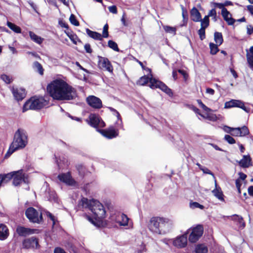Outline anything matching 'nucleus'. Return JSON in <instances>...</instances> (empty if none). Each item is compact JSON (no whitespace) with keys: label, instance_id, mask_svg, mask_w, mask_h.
I'll return each mask as SVG.
<instances>
[{"label":"nucleus","instance_id":"a18cd8bd","mask_svg":"<svg viewBox=\"0 0 253 253\" xmlns=\"http://www.w3.org/2000/svg\"><path fill=\"white\" fill-rule=\"evenodd\" d=\"M69 20L70 23L75 26H79L80 25L79 21L77 19L76 16L73 14H71Z\"/></svg>","mask_w":253,"mask_h":253},{"label":"nucleus","instance_id":"39448f33","mask_svg":"<svg viewBox=\"0 0 253 253\" xmlns=\"http://www.w3.org/2000/svg\"><path fill=\"white\" fill-rule=\"evenodd\" d=\"M151 77L144 75L140 77L136 82V84L139 85H145L148 83H150L149 86L151 89L159 88L169 96L173 95V92L170 88H169L163 82L153 78L152 74L150 75Z\"/></svg>","mask_w":253,"mask_h":253},{"label":"nucleus","instance_id":"58836bf2","mask_svg":"<svg viewBox=\"0 0 253 253\" xmlns=\"http://www.w3.org/2000/svg\"><path fill=\"white\" fill-rule=\"evenodd\" d=\"M247 52L246 57L249 67L252 70H253V55H250L248 50H247Z\"/></svg>","mask_w":253,"mask_h":253},{"label":"nucleus","instance_id":"3c124183","mask_svg":"<svg viewBox=\"0 0 253 253\" xmlns=\"http://www.w3.org/2000/svg\"><path fill=\"white\" fill-rule=\"evenodd\" d=\"M212 4L215 7H218V8L221 9V13H222L223 11H225L227 10V9L224 7L223 3L212 2Z\"/></svg>","mask_w":253,"mask_h":253},{"label":"nucleus","instance_id":"ddd939ff","mask_svg":"<svg viewBox=\"0 0 253 253\" xmlns=\"http://www.w3.org/2000/svg\"><path fill=\"white\" fill-rule=\"evenodd\" d=\"M233 107L241 108L247 113L250 112V108L246 107L244 102L240 100L231 99L229 101L226 102L224 104L225 108H231Z\"/></svg>","mask_w":253,"mask_h":253},{"label":"nucleus","instance_id":"f3484780","mask_svg":"<svg viewBox=\"0 0 253 253\" xmlns=\"http://www.w3.org/2000/svg\"><path fill=\"white\" fill-rule=\"evenodd\" d=\"M12 93L17 101L22 100L26 96V91L23 88L12 87L11 88Z\"/></svg>","mask_w":253,"mask_h":253},{"label":"nucleus","instance_id":"aec40b11","mask_svg":"<svg viewBox=\"0 0 253 253\" xmlns=\"http://www.w3.org/2000/svg\"><path fill=\"white\" fill-rule=\"evenodd\" d=\"M16 232L20 236H26L36 233L38 229L26 228L22 226H18L16 228Z\"/></svg>","mask_w":253,"mask_h":253},{"label":"nucleus","instance_id":"4468645a","mask_svg":"<svg viewBox=\"0 0 253 253\" xmlns=\"http://www.w3.org/2000/svg\"><path fill=\"white\" fill-rule=\"evenodd\" d=\"M98 66L102 70L113 73V67L107 58L98 56Z\"/></svg>","mask_w":253,"mask_h":253},{"label":"nucleus","instance_id":"393cba45","mask_svg":"<svg viewBox=\"0 0 253 253\" xmlns=\"http://www.w3.org/2000/svg\"><path fill=\"white\" fill-rule=\"evenodd\" d=\"M191 20L194 22H199L201 20V14L197 8L193 7L190 11Z\"/></svg>","mask_w":253,"mask_h":253},{"label":"nucleus","instance_id":"774afa93","mask_svg":"<svg viewBox=\"0 0 253 253\" xmlns=\"http://www.w3.org/2000/svg\"><path fill=\"white\" fill-rule=\"evenodd\" d=\"M232 129H233V127H231L226 126H225L224 127V130L228 133H231Z\"/></svg>","mask_w":253,"mask_h":253},{"label":"nucleus","instance_id":"9d476101","mask_svg":"<svg viewBox=\"0 0 253 253\" xmlns=\"http://www.w3.org/2000/svg\"><path fill=\"white\" fill-rule=\"evenodd\" d=\"M88 121L86 120L88 124L97 130L99 129L98 127H104L105 126V122L97 114H90L88 116Z\"/></svg>","mask_w":253,"mask_h":253},{"label":"nucleus","instance_id":"bb28decb","mask_svg":"<svg viewBox=\"0 0 253 253\" xmlns=\"http://www.w3.org/2000/svg\"><path fill=\"white\" fill-rule=\"evenodd\" d=\"M86 32L89 37L91 38L94 40L99 41L102 40V36L100 33L97 32L92 31L90 29L87 28L86 29Z\"/></svg>","mask_w":253,"mask_h":253},{"label":"nucleus","instance_id":"7ed1b4c3","mask_svg":"<svg viewBox=\"0 0 253 253\" xmlns=\"http://www.w3.org/2000/svg\"><path fill=\"white\" fill-rule=\"evenodd\" d=\"M28 144V134L23 128H18L15 132L12 143L5 154L4 158H8L15 151L24 148Z\"/></svg>","mask_w":253,"mask_h":253},{"label":"nucleus","instance_id":"49530a36","mask_svg":"<svg viewBox=\"0 0 253 253\" xmlns=\"http://www.w3.org/2000/svg\"><path fill=\"white\" fill-rule=\"evenodd\" d=\"M207 28L204 27H201V28L198 30V33L199 35V37L201 40H203L206 38V32L205 30Z\"/></svg>","mask_w":253,"mask_h":253},{"label":"nucleus","instance_id":"37998d69","mask_svg":"<svg viewBox=\"0 0 253 253\" xmlns=\"http://www.w3.org/2000/svg\"><path fill=\"white\" fill-rule=\"evenodd\" d=\"M181 8L182 10V16L183 18V21H185L186 23L187 22L188 20V14L187 9L182 5H181Z\"/></svg>","mask_w":253,"mask_h":253},{"label":"nucleus","instance_id":"0e129e2a","mask_svg":"<svg viewBox=\"0 0 253 253\" xmlns=\"http://www.w3.org/2000/svg\"><path fill=\"white\" fill-rule=\"evenodd\" d=\"M201 170L205 173L213 175V173L207 168H203L202 169H201Z\"/></svg>","mask_w":253,"mask_h":253},{"label":"nucleus","instance_id":"c85d7f7f","mask_svg":"<svg viewBox=\"0 0 253 253\" xmlns=\"http://www.w3.org/2000/svg\"><path fill=\"white\" fill-rule=\"evenodd\" d=\"M195 252L196 253H208V249L204 244H199L195 246Z\"/></svg>","mask_w":253,"mask_h":253},{"label":"nucleus","instance_id":"473e14b6","mask_svg":"<svg viewBox=\"0 0 253 253\" xmlns=\"http://www.w3.org/2000/svg\"><path fill=\"white\" fill-rule=\"evenodd\" d=\"M7 26L13 32L19 34L21 33V29L20 27L17 26L14 23L9 21L7 22Z\"/></svg>","mask_w":253,"mask_h":253},{"label":"nucleus","instance_id":"4be33fe9","mask_svg":"<svg viewBox=\"0 0 253 253\" xmlns=\"http://www.w3.org/2000/svg\"><path fill=\"white\" fill-rule=\"evenodd\" d=\"M9 235V231L6 225L0 223V240H6Z\"/></svg>","mask_w":253,"mask_h":253},{"label":"nucleus","instance_id":"2f4dec72","mask_svg":"<svg viewBox=\"0 0 253 253\" xmlns=\"http://www.w3.org/2000/svg\"><path fill=\"white\" fill-rule=\"evenodd\" d=\"M93 201L95 200H88L87 198L83 197L81 199L80 205L83 207L88 208L89 210H90V208L92 206V202Z\"/></svg>","mask_w":253,"mask_h":253},{"label":"nucleus","instance_id":"680f3d73","mask_svg":"<svg viewBox=\"0 0 253 253\" xmlns=\"http://www.w3.org/2000/svg\"><path fill=\"white\" fill-rule=\"evenodd\" d=\"M191 109L197 114H198L200 116H201V115H203V114H201V112H200V110L198 108H197L196 107H195V106H193L192 105L191 107Z\"/></svg>","mask_w":253,"mask_h":253},{"label":"nucleus","instance_id":"9b49d317","mask_svg":"<svg viewBox=\"0 0 253 253\" xmlns=\"http://www.w3.org/2000/svg\"><path fill=\"white\" fill-rule=\"evenodd\" d=\"M97 131L103 136L110 139L117 137L119 134V129L114 126H110L106 129H98Z\"/></svg>","mask_w":253,"mask_h":253},{"label":"nucleus","instance_id":"b1692460","mask_svg":"<svg viewBox=\"0 0 253 253\" xmlns=\"http://www.w3.org/2000/svg\"><path fill=\"white\" fill-rule=\"evenodd\" d=\"M223 19L227 22L228 25H233L235 22L236 20L233 18L231 16V14L227 10L223 11L222 13H221Z\"/></svg>","mask_w":253,"mask_h":253},{"label":"nucleus","instance_id":"c756f323","mask_svg":"<svg viewBox=\"0 0 253 253\" xmlns=\"http://www.w3.org/2000/svg\"><path fill=\"white\" fill-rule=\"evenodd\" d=\"M29 36L32 41L38 44H41L43 42V39L41 37L37 35L33 32L30 31Z\"/></svg>","mask_w":253,"mask_h":253},{"label":"nucleus","instance_id":"69168bd1","mask_svg":"<svg viewBox=\"0 0 253 253\" xmlns=\"http://www.w3.org/2000/svg\"><path fill=\"white\" fill-rule=\"evenodd\" d=\"M54 253H66L65 251L61 248H56L54 249Z\"/></svg>","mask_w":253,"mask_h":253},{"label":"nucleus","instance_id":"5701e85b","mask_svg":"<svg viewBox=\"0 0 253 253\" xmlns=\"http://www.w3.org/2000/svg\"><path fill=\"white\" fill-rule=\"evenodd\" d=\"M215 188L212 190L213 195L220 201L224 202V195L221 188L217 185L216 181H215Z\"/></svg>","mask_w":253,"mask_h":253},{"label":"nucleus","instance_id":"423d86ee","mask_svg":"<svg viewBox=\"0 0 253 253\" xmlns=\"http://www.w3.org/2000/svg\"><path fill=\"white\" fill-rule=\"evenodd\" d=\"M49 100L45 97L40 95H34L31 97L24 104L22 111L25 112L29 110H40L48 105Z\"/></svg>","mask_w":253,"mask_h":253},{"label":"nucleus","instance_id":"412c9836","mask_svg":"<svg viewBox=\"0 0 253 253\" xmlns=\"http://www.w3.org/2000/svg\"><path fill=\"white\" fill-rule=\"evenodd\" d=\"M240 166L243 168H247L252 166V158L249 155H244L243 158L239 162Z\"/></svg>","mask_w":253,"mask_h":253},{"label":"nucleus","instance_id":"ea45409f","mask_svg":"<svg viewBox=\"0 0 253 253\" xmlns=\"http://www.w3.org/2000/svg\"><path fill=\"white\" fill-rule=\"evenodd\" d=\"M65 33L74 44H77V41H78L80 42H81V40L78 38L77 35L71 34L66 32H65Z\"/></svg>","mask_w":253,"mask_h":253},{"label":"nucleus","instance_id":"864d4df0","mask_svg":"<svg viewBox=\"0 0 253 253\" xmlns=\"http://www.w3.org/2000/svg\"><path fill=\"white\" fill-rule=\"evenodd\" d=\"M146 252V248L145 244L142 243L139 248H138L134 252V253H144Z\"/></svg>","mask_w":253,"mask_h":253},{"label":"nucleus","instance_id":"4c0bfd02","mask_svg":"<svg viewBox=\"0 0 253 253\" xmlns=\"http://www.w3.org/2000/svg\"><path fill=\"white\" fill-rule=\"evenodd\" d=\"M121 220L119 221V224L122 226L127 225L128 223L129 218L124 213H122L121 215Z\"/></svg>","mask_w":253,"mask_h":253},{"label":"nucleus","instance_id":"a211bd4d","mask_svg":"<svg viewBox=\"0 0 253 253\" xmlns=\"http://www.w3.org/2000/svg\"><path fill=\"white\" fill-rule=\"evenodd\" d=\"M86 102L90 107L95 109H100L102 107V103L101 99L93 95L87 97Z\"/></svg>","mask_w":253,"mask_h":253},{"label":"nucleus","instance_id":"5fc2aeb1","mask_svg":"<svg viewBox=\"0 0 253 253\" xmlns=\"http://www.w3.org/2000/svg\"><path fill=\"white\" fill-rule=\"evenodd\" d=\"M177 72L183 76L184 79L186 81L189 77V75L185 70L183 69H178Z\"/></svg>","mask_w":253,"mask_h":253},{"label":"nucleus","instance_id":"e2e57ef3","mask_svg":"<svg viewBox=\"0 0 253 253\" xmlns=\"http://www.w3.org/2000/svg\"><path fill=\"white\" fill-rule=\"evenodd\" d=\"M247 34L251 35L253 34V26L252 25L247 26Z\"/></svg>","mask_w":253,"mask_h":253},{"label":"nucleus","instance_id":"de8ad7c7","mask_svg":"<svg viewBox=\"0 0 253 253\" xmlns=\"http://www.w3.org/2000/svg\"><path fill=\"white\" fill-rule=\"evenodd\" d=\"M108 29H109V26L107 23H106L103 27V32L102 35L101 36H102V38H107L109 37V33H108Z\"/></svg>","mask_w":253,"mask_h":253},{"label":"nucleus","instance_id":"79ce46f5","mask_svg":"<svg viewBox=\"0 0 253 253\" xmlns=\"http://www.w3.org/2000/svg\"><path fill=\"white\" fill-rule=\"evenodd\" d=\"M201 21V26L204 27L205 28H207L210 24V20L209 17L206 15L204 17V18L200 21Z\"/></svg>","mask_w":253,"mask_h":253},{"label":"nucleus","instance_id":"338daca9","mask_svg":"<svg viewBox=\"0 0 253 253\" xmlns=\"http://www.w3.org/2000/svg\"><path fill=\"white\" fill-rule=\"evenodd\" d=\"M240 180H244L247 178V175L242 172L239 173Z\"/></svg>","mask_w":253,"mask_h":253},{"label":"nucleus","instance_id":"dca6fc26","mask_svg":"<svg viewBox=\"0 0 253 253\" xmlns=\"http://www.w3.org/2000/svg\"><path fill=\"white\" fill-rule=\"evenodd\" d=\"M57 178L61 182L65 183L67 185L74 186L76 184V181L72 178L70 172L59 174Z\"/></svg>","mask_w":253,"mask_h":253},{"label":"nucleus","instance_id":"bf43d9fd","mask_svg":"<svg viewBox=\"0 0 253 253\" xmlns=\"http://www.w3.org/2000/svg\"><path fill=\"white\" fill-rule=\"evenodd\" d=\"M84 48L85 51L88 53H91L92 52V49L91 48L90 45L89 43H85L84 45Z\"/></svg>","mask_w":253,"mask_h":253},{"label":"nucleus","instance_id":"052dcab7","mask_svg":"<svg viewBox=\"0 0 253 253\" xmlns=\"http://www.w3.org/2000/svg\"><path fill=\"white\" fill-rule=\"evenodd\" d=\"M59 24L61 27L65 28L67 29H69V25L67 23L62 20L59 21Z\"/></svg>","mask_w":253,"mask_h":253},{"label":"nucleus","instance_id":"6ab92c4d","mask_svg":"<svg viewBox=\"0 0 253 253\" xmlns=\"http://www.w3.org/2000/svg\"><path fill=\"white\" fill-rule=\"evenodd\" d=\"M250 133L248 127L244 126L242 127H233L231 135L234 136L243 137L248 135Z\"/></svg>","mask_w":253,"mask_h":253},{"label":"nucleus","instance_id":"cd10ccee","mask_svg":"<svg viewBox=\"0 0 253 253\" xmlns=\"http://www.w3.org/2000/svg\"><path fill=\"white\" fill-rule=\"evenodd\" d=\"M13 177V171L6 174H0V182L7 183L9 182Z\"/></svg>","mask_w":253,"mask_h":253},{"label":"nucleus","instance_id":"c9c22d12","mask_svg":"<svg viewBox=\"0 0 253 253\" xmlns=\"http://www.w3.org/2000/svg\"><path fill=\"white\" fill-rule=\"evenodd\" d=\"M201 117L210 121L216 122L217 120L216 115L213 113H207L206 115H201Z\"/></svg>","mask_w":253,"mask_h":253},{"label":"nucleus","instance_id":"f03ea898","mask_svg":"<svg viewBox=\"0 0 253 253\" xmlns=\"http://www.w3.org/2000/svg\"><path fill=\"white\" fill-rule=\"evenodd\" d=\"M172 225V221L169 218L153 216L148 223V228L154 234L162 235L169 232Z\"/></svg>","mask_w":253,"mask_h":253},{"label":"nucleus","instance_id":"a878e982","mask_svg":"<svg viewBox=\"0 0 253 253\" xmlns=\"http://www.w3.org/2000/svg\"><path fill=\"white\" fill-rule=\"evenodd\" d=\"M232 220L236 222V224L240 228H243L245 227L246 223L244 221L243 218L239 215L234 214L231 216Z\"/></svg>","mask_w":253,"mask_h":253},{"label":"nucleus","instance_id":"e433bc0d","mask_svg":"<svg viewBox=\"0 0 253 253\" xmlns=\"http://www.w3.org/2000/svg\"><path fill=\"white\" fill-rule=\"evenodd\" d=\"M163 29L167 33H170L173 36L176 34V27H171L170 26L165 25L163 26Z\"/></svg>","mask_w":253,"mask_h":253},{"label":"nucleus","instance_id":"13d9d810","mask_svg":"<svg viewBox=\"0 0 253 253\" xmlns=\"http://www.w3.org/2000/svg\"><path fill=\"white\" fill-rule=\"evenodd\" d=\"M208 17H213L214 19L216 17V11L215 8L211 9L209 12Z\"/></svg>","mask_w":253,"mask_h":253},{"label":"nucleus","instance_id":"7c9ffc66","mask_svg":"<svg viewBox=\"0 0 253 253\" xmlns=\"http://www.w3.org/2000/svg\"><path fill=\"white\" fill-rule=\"evenodd\" d=\"M214 40L216 44L220 45L223 42V39L222 33L220 32H215L214 34Z\"/></svg>","mask_w":253,"mask_h":253},{"label":"nucleus","instance_id":"20e7f679","mask_svg":"<svg viewBox=\"0 0 253 253\" xmlns=\"http://www.w3.org/2000/svg\"><path fill=\"white\" fill-rule=\"evenodd\" d=\"M93 213V217L85 214L86 218L96 227H100L102 219L106 216V211L103 205L98 201H93L90 210Z\"/></svg>","mask_w":253,"mask_h":253},{"label":"nucleus","instance_id":"f704fd0d","mask_svg":"<svg viewBox=\"0 0 253 253\" xmlns=\"http://www.w3.org/2000/svg\"><path fill=\"white\" fill-rule=\"evenodd\" d=\"M218 44H214L212 42H210L209 44L210 53L211 55L216 54L219 50L218 47Z\"/></svg>","mask_w":253,"mask_h":253},{"label":"nucleus","instance_id":"6e6552de","mask_svg":"<svg viewBox=\"0 0 253 253\" xmlns=\"http://www.w3.org/2000/svg\"><path fill=\"white\" fill-rule=\"evenodd\" d=\"M25 215L31 222L41 223L43 221L42 213L40 214L33 207H29L25 211Z\"/></svg>","mask_w":253,"mask_h":253},{"label":"nucleus","instance_id":"f257e3e1","mask_svg":"<svg viewBox=\"0 0 253 253\" xmlns=\"http://www.w3.org/2000/svg\"><path fill=\"white\" fill-rule=\"evenodd\" d=\"M46 90L51 97L58 101L73 100L77 96L76 89L61 79L51 81L47 84Z\"/></svg>","mask_w":253,"mask_h":253},{"label":"nucleus","instance_id":"72a5a7b5","mask_svg":"<svg viewBox=\"0 0 253 253\" xmlns=\"http://www.w3.org/2000/svg\"><path fill=\"white\" fill-rule=\"evenodd\" d=\"M33 68L36 70L41 75H43L44 69L42 64L38 61H35L33 63Z\"/></svg>","mask_w":253,"mask_h":253},{"label":"nucleus","instance_id":"1a4fd4ad","mask_svg":"<svg viewBox=\"0 0 253 253\" xmlns=\"http://www.w3.org/2000/svg\"><path fill=\"white\" fill-rule=\"evenodd\" d=\"M13 184L17 186L22 182L28 184L29 183L28 175L25 173L23 169L13 171Z\"/></svg>","mask_w":253,"mask_h":253},{"label":"nucleus","instance_id":"4d7b16f0","mask_svg":"<svg viewBox=\"0 0 253 253\" xmlns=\"http://www.w3.org/2000/svg\"><path fill=\"white\" fill-rule=\"evenodd\" d=\"M109 11L113 14H117L118 13L117 7L116 5H112L108 7Z\"/></svg>","mask_w":253,"mask_h":253},{"label":"nucleus","instance_id":"2eb2a0df","mask_svg":"<svg viewBox=\"0 0 253 253\" xmlns=\"http://www.w3.org/2000/svg\"><path fill=\"white\" fill-rule=\"evenodd\" d=\"M173 245L178 249L185 248L187 244V232L177 236L172 241Z\"/></svg>","mask_w":253,"mask_h":253},{"label":"nucleus","instance_id":"8fccbe9b","mask_svg":"<svg viewBox=\"0 0 253 253\" xmlns=\"http://www.w3.org/2000/svg\"><path fill=\"white\" fill-rule=\"evenodd\" d=\"M197 101L200 106L205 111L209 112L211 110L210 108L205 105L201 99H198Z\"/></svg>","mask_w":253,"mask_h":253},{"label":"nucleus","instance_id":"c03bdc74","mask_svg":"<svg viewBox=\"0 0 253 253\" xmlns=\"http://www.w3.org/2000/svg\"><path fill=\"white\" fill-rule=\"evenodd\" d=\"M0 79L7 84H10L13 80L12 77L5 74L1 75L0 76Z\"/></svg>","mask_w":253,"mask_h":253},{"label":"nucleus","instance_id":"603ef678","mask_svg":"<svg viewBox=\"0 0 253 253\" xmlns=\"http://www.w3.org/2000/svg\"><path fill=\"white\" fill-rule=\"evenodd\" d=\"M46 215L47 217L49 218L52 221V226H54L56 224V218L49 211L46 212Z\"/></svg>","mask_w":253,"mask_h":253},{"label":"nucleus","instance_id":"6e6d98bb","mask_svg":"<svg viewBox=\"0 0 253 253\" xmlns=\"http://www.w3.org/2000/svg\"><path fill=\"white\" fill-rule=\"evenodd\" d=\"M235 184L237 188L238 192L239 194H241V187L242 185V183L241 182V180H240V178H238L235 181Z\"/></svg>","mask_w":253,"mask_h":253},{"label":"nucleus","instance_id":"0eeeda50","mask_svg":"<svg viewBox=\"0 0 253 253\" xmlns=\"http://www.w3.org/2000/svg\"><path fill=\"white\" fill-rule=\"evenodd\" d=\"M187 235L189 233L188 240L192 243H196L202 237L204 233V227L202 225L198 224L192 227L187 230Z\"/></svg>","mask_w":253,"mask_h":253},{"label":"nucleus","instance_id":"f8f14e48","mask_svg":"<svg viewBox=\"0 0 253 253\" xmlns=\"http://www.w3.org/2000/svg\"><path fill=\"white\" fill-rule=\"evenodd\" d=\"M22 244L23 248L26 249H39L40 248L39 239L36 237L25 239Z\"/></svg>","mask_w":253,"mask_h":253},{"label":"nucleus","instance_id":"a19ab883","mask_svg":"<svg viewBox=\"0 0 253 253\" xmlns=\"http://www.w3.org/2000/svg\"><path fill=\"white\" fill-rule=\"evenodd\" d=\"M108 46L110 48H112L114 51H119V48L118 47V44L116 42H115L112 40H109L108 42Z\"/></svg>","mask_w":253,"mask_h":253},{"label":"nucleus","instance_id":"09e8293b","mask_svg":"<svg viewBox=\"0 0 253 253\" xmlns=\"http://www.w3.org/2000/svg\"><path fill=\"white\" fill-rule=\"evenodd\" d=\"M224 139L229 144H233L236 143L235 139L231 135L226 134L224 136Z\"/></svg>","mask_w":253,"mask_h":253}]
</instances>
